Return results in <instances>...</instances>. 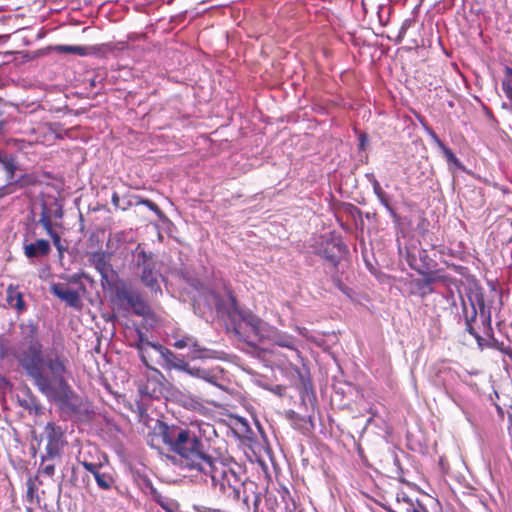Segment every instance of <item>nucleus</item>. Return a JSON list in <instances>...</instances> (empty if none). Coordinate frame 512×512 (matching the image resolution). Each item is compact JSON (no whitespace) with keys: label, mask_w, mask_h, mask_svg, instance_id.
Returning <instances> with one entry per match:
<instances>
[{"label":"nucleus","mask_w":512,"mask_h":512,"mask_svg":"<svg viewBox=\"0 0 512 512\" xmlns=\"http://www.w3.org/2000/svg\"><path fill=\"white\" fill-rule=\"evenodd\" d=\"M147 444L156 450L166 448L179 457L180 464L189 470L202 473L212 458L203 439L194 430L157 421L147 435Z\"/></svg>","instance_id":"f257e3e1"},{"label":"nucleus","mask_w":512,"mask_h":512,"mask_svg":"<svg viewBox=\"0 0 512 512\" xmlns=\"http://www.w3.org/2000/svg\"><path fill=\"white\" fill-rule=\"evenodd\" d=\"M202 473L210 476L212 488L225 506L250 509L245 480L236 462L214 458Z\"/></svg>","instance_id":"f03ea898"},{"label":"nucleus","mask_w":512,"mask_h":512,"mask_svg":"<svg viewBox=\"0 0 512 512\" xmlns=\"http://www.w3.org/2000/svg\"><path fill=\"white\" fill-rule=\"evenodd\" d=\"M19 362L37 388L48 398L67 389L68 360L64 355L49 353L36 358H20Z\"/></svg>","instance_id":"7ed1b4c3"},{"label":"nucleus","mask_w":512,"mask_h":512,"mask_svg":"<svg viewBox=\"0 0 512 512\" xmlns=\"http://www.w3.org/2000/svg\"><path fill=\"white\" fill-rule=\"evenodd\" d=\"M135 252L137 255L136 265L140 270L139 276L142 284L151 292L161 295L162 289L158 282L159 273L155 269L156 264L152 253L146 252L140 244L136 247Z\"/></svg>","instance_id":"20e7f679"},{"label":"nucleus","mask_w":512,"mask_h":512,"mask_svg":"<svg viewBox=\"0 0 512 512\" xmlns=\"http://www.w3.org/2000/svg\"><path fill=\"white\" fill-rule=\"evenodd\" d=\"M476 303L479 310L482 332L485 336L490 338L489 348L500 351L512 360V348L509 345H505L503 342L498 341L494 336L491 323V309L489 306H486L483 294L476 293Z\"/></svg>","instance_id":"39448f33"},{"label":"nucleus","mask_w":512,"mask_h":512,"mask_svg":"<svg viewBox=\"0 0 512 512\" xmlns=\"http://www.w3.org/2000/svg\"><path fill=\"white\" fill-rule=\"evenodd\" d=\"M21 344L27 346V351H24L20 358H36L42 355V344L38 339V325L34 320H27L21 322L19 325Z\"/></svg>","instance_id":"423d86ee"},{"label":"nucleus","mask_w":512,"mask_h":512,"mask_svg":"<svg viewBox=\"0 0 512 512\" xmlns=\"http://www.w3.org/2000/svg\"><path fill=\"white\" fill-rule=\"evenodd\" d=\"M115 297L119 302L126 303L138 316H148L151 313V308L147 302L142 298L140 293L131 289L125 283H121L115 287Z\"/></svg>","instance_id":"0eeeda50"},{"label":"nucleus","mask_w":512,"mask_h":512,"mask_svg":"<svg viewBox=\"0 0 512 512\" xmlns=\"http://www.w3.org/2000/svg\"><path fill=\"white\" fill-rule=\"evenodd\" d=\"M479 310L476 303V294L474 298L468 297V301L462 300V318L465 323V330L475 338L478 347L483 350L489 348V337H482L476 330L474 323L476 322Z\"/></svg>","instance_id":"6e6552de"},{"label":"nucleus","mask_w":512,"mask_h":512,"mask_svg":"<svg viewBox=\"0 0 512 512\" xmlns=\"http://www.w3.org/2000/svg\"><path fill=\"white\" fill-rule=\"evenodd\" d=\"M249 328L253 336L258 341H265L266 334H268L271 325L263 321L261 318L252 313H247L242 316V322L234 328V332L245 342L250 343L249 336L244 337L241 333L242 327Z\"/></svg>","instance_id":"1a4fd4ad"},{"label":"nucleus","mask_w":512,"mask_h":512,"mask_svg":"<svg viewBox=\"0 0 512 512\" xmlns=\"http://www.w3.org/2000/svg\"><path fill=\"white\" fill-rule=\"evenodd\" d=\"M46 444V455L41 457L42 462L46 459H53L60 456L61 450L64 446V431L54 422H48L44 428Z\"/></svg>","instance_id":"9d476101"},{"label":"nucleus","mask_w":512,"mask_h":512,"mask_svg":"<svg viewBox=\"0 0 512 512\" xmlns=\"http://www.w3.org/2000/svg\"><path fill=\"white\" fill-rule=\"evenodd\" d=\"M79 463L94 476L97 486L100 489L108 491L115 485L116 480L112 474L100 471L103 466L101 462H91L84 459L79 460Z\"/></svg>","instance_id":"9b49d317"},{"label":"nucleus","mask_w":512,"mask_h":512,"mask_svg":"<svg viewBox=\"0 0 512 512\" xmlns=\"http://www.w3.org/2000/svg\"><path fill=\"white\" fill-rule=\"evenodd\" d=\"M50 291L61 301H64L67 306L75 310L82 309L83 303L80 294L75 290L69 289L65 284L53 283L50 286Z\"/></svg>","instance_id":"f8f14e48"},{"label":"nucleus","mask_w":512,"mask_h":512,"mask_svg":"<svg viewBox=\"0 0 512 512\" xmlns=\"http://www.w3.org/2000/svg\"><path fill=\"white\" fill-rule=\"evenodd\" d=\"M149 371L147 374L146 382L141 386L140 390L142 393L149 395L151 397H159L162 394L164 375L157 368L152 367L149 364V367H146Z\"/></svg>","instance_id":"ddd939ff"},{"label":"nucleus","mask_w":512,"mask_h":512,"mask_svg":"<svg viewBox=\"0 0 512 512\" xmlns=\"http://www.w3.org/2000/svg\"><path fill=\"white\" fill-rule=\"evenodd\" d=\"M406 260L409 267L418 273L430 270L436 265L435 261L429 257L427 250L425 249H420L418 251V255H416L412 250L407 249Z\"/></svg>","instance_id":"4468645a"},{"label":"nucleus","mask_w":512,"mask_h":512,"mask_svg":"<svg viewBox=\"0 0 512 512\" xmlns=\"http://www.w3.org/2000/svg\"><path fill=\"white\" fill-rule=\"evenodd\" d=\"M390 512H426V508L417 500L410 497L405 491L396 493V500Z\"/></svg>","instance_id":"2eb2a0df"},{"label":"nucleus","mask_w":512,"mask_h":512,"mask_svg":"<svg viewBox=\"0 0 512 512\" xmlns=\"http://www.w3.org/2000/svg\"><path fill=\"white\" fill-rule=\"evenodd\" d=\"M156 352L160 354L162 359L164 360L163 367L166 370H178V371H186L189 368V363L185 361L183 358L176 355L170 349L166 348L163 345H159L156 347Z\"/></svg>","instance_id":"dca6fc26"},{"label":"nucleus","mask_w":512,"mask_h":512,"mask_svg":"<svg viewBox=\"0 0 512 512\" xmlns=\"http://www.w3.org/2000/svg\"><path fill=\"white\" fill-rule=\"evenodd\" d=\"M61 403L62 408L71 413H80L82 411L83 402L81 398L71 389L70 385L67 386L63 392L52 398Z\"/></svg>","instance_id":"f3484780"},{"label":"nucleus","mask_w":512,"mask_h":512,"mask_svg":"<svg viewBox=\"0 0 512 512\" xmlns=\"http://www.w3.org/2000/svg\"><path fill=\"white\" fill-rule=\"evenodd\" d=\"M265 340L269 341L273 345L297 351L295 337L285 332L279 331L273 326H271L268 334H266Z\"/></svg>","instance_id":"a211bd4d"},{"label":"nucleus","mask_w":512,"mask_h":512,"mask_svg":"<svg viewBox=\"0 0 512 512\" xmlns=\"http://www.w3.org/2000/svg\"><path fill=\"white\" fill-rule=\"evenodd\" d=\"M23 252L28 259L46 257L51 252V245L48 240L40 238L34 242L24 244Z\"/></svg>","instance_id":"6ab92c4d"},{"label":"nucleus","mask_w":512,"mask_h":512,"mask_svg":"<svg viewBox=\"0 0 512 512\" xmlns=\"http://www.w3.org/2000/svg\"><path fill=\"white\" fill-rule=\"evenodd\" d=\"M136 333H137V341L134 344H132L131 346L137 349L142 363L146 367H149V351L148 350H149V348H152L156 351V347H158L160 344L150 342L147 339L145 333L141 329H136Z\"/></svg>","instance_id":"aec40b11"},{"label":"nucleus","mask_w":512,"mask_h":512,"mask_svg":"<svg viewBox=\"0 0 512 512\" xmlns=\"http://www.w3.org/2000/svg\"><path fill=\"white\" fill-rule=\"evenodd\" d=\"M90 264L100 273L102 281L108 280V272L112 269L109 256L104 251L93 252L89 255Z\"/></svg>","instance_id":"412c9836"},{"label":"nucleus","mask_w":512,"mask_h":512,"mask_svg":"<svg viewBox=\"0 0 512 512\" xmlns=\"http://www.w3.org/2000/svg\"><path fill=\"white\" fill-rule=\"evenodd\" d=\"M420 274L423 275V280H416L415 285L417 286V288H425V291H423L421 293L422 297H424L428 294H431L433 292V289L431 287V285L433 283H436V282L445 283L448 280L447 276L440 275L438 273V271H432L431 269L426 270L425 272L420 273Z\"/></svg>","instance_id":"4be33fe9"},{"label":"nucleus","mask_w":512,"mask_h":512,"mask_svg":"<svg viewBox=\"0 0 512 512\" xmlns=\"http://www.w3.org/2000/svg\"><path fill=\"white\" fill-rule=\"evenodd\" d=\"M6 301L9 306L15 308L18 312L26 310L24 295L19 290L18 285L10 284L6 289Z\"/></svg>","instance_id":"5701e85b"},{"label":"nucleus","mask_w":512,"mask_h":512,"mask_svg":"<svg viewBox=\"0 0 512 512\" xmlns=\"http://www.w3.org/2000/svg\"><path fill=\"white\" fill-rule=\"evenodd\" d=\"M38 224L42 226L46 234L52 239L53 245L56 247L59 254L62 255L66 248L62 245L61 236L54 229L55 225L53 224V222H50L47 217L43 216L42 218H39Z\"/></svg>","instance_id":"b1692460"},{"label":"nucleus","mask_w":512,"mask_h":512,"mask_svg":"<svg viewBox=\"0 0 512 512\" xmlns=\"http://www.w3.org/2000/svg\"><path fill=\"white\" fill-rule=\"evenodd\" d=\"M427 133L437 147L442 151L448 163H452L456 167H462L460 160L456 157L453 151L444 144V142L437 136V134L431 129H427Z\"/></svg>","instance_id":"393cba45"},{"label":"nucleus","mask_w":512,"mask_h":512,"mask_svg":"<svg viewBox=\"0 0 512 512\" xmlns=\"http://www.w3.org/2000/svg\"><path fill=\"white\" fill-rule=\"evenodd\" d=\"M18 125L19 127L15 130V133L23 136V138L20 139L21 141H27L29 143L37 141V138H34L33 136L39 128L33 126L30 120L24 117L23 120L18 123Z\"/></svg>","instance_id":"a878e982"},{"label":"nucleus","mask_w":512,"mask_h":512,"mask_svg":"<svg viewBox=\"0 0 512 512\" xmlns=\"http://www.w3.org/2000/svg\"><path fill=\"white\" fill-rule=\"evenodd\" d=\"M63 214V208L56 200H54L50 205L45 202L41 204L40 218L45 216L50 222H52L53 219H61Z\"/></svg>","instance_id":"bb28decb"},{"label":"nucleus","mask_w":512,"mask_h":512,"mask_svg":"<svg viewBox=\"0 0 512 512\" xmlns=\"http://www.w3.org/2000/svg\"><path fill=\"white\" fill-rule=\"evenodd\" d=\"M187 374H189L192 377H196L199 379H203L204 381L213 384H217V376L214 374L212 370L200 368V367H191L189 365L188 370L185 371Z\"/></svg>","instance_id":"cd10ccee"},{"label":"nucleus","mask_w":512,"mask_h":512,"mask_svg":"<svg viewBox=\"0 0 512 512\" xmlns=\"http://www.w3.org/2000/svg\"><path fill=\"white\" fill-rule=\"evenodd\" d=\"M0 164L6 173V179L8 181L12 180L15 175V171L17 170L14 158L6 153L0 152Z\"/></svg>","instance_id":"c85d7f7f"},{"label":"nucleus","mask_w":512,"mask_h":512,"mask_svg":"<svg viewBox=\"0 0 512 512\" xmlns=\"http://www.w3.org/2000/svg\"><path fill=\"white\" fill-rule=\"evenodd\" d=\"M372 186H373V191H374L375 195L377 196L378 200L380 201V203L389 211V213L393 217H396V212L391 207L388 197H387V194L384 192V190L382 189V187L377 179H375V178L373 179Z\"/></svg>","instance_id":"c756f323"},{"label":"nucleus","mask_w":512,"mask_h":512,"mask_svg":"<svg viewBox=\"0 0 512 512\" xmlns=\"http://www.w3.org/2000/svg\"><path fill=\"white\" fill-rule=\"evenodd\" d=\"M502 89L512 103V68L506 67L504 70V78L502 80Z\"/></svg>","instance_id":"7c9ffc66"},{"label":"nucleus","mask_w":512,"mask_h":512,"mask_svg":"<svg viewBox=\"0 0 512 512\" xmlns=\"http://www.w3.org/2000/svg\"><path fill=\"white\" fill-rule=\"evenodd\" d=\"M190 349L192 359H203L210 357L209 350L201 346L196 338L193 339Z\"/></svg>","instance_id":"2f4dec72"},{"label":"nucleus","mask_w":512,"mask_h":512,"mask_svg":"<svg viewBox=\"0 0 512 512\" xmlns=\"http://www.w3.org/2000/svg\"><path fill=\"white\" fill-rule=\"evenodd\" d=\"M55 51L59 53L75 54L80 56L87 54L85 47L74 45H57L55 46Z\"/></svg>","instance_id":"473e14b6"},{"label":"nucleus","mask_w":512,"mask_h":512,"mask_svg":"<svg viewBox=\"0 0 512 512\" xmlns=\"http://www.w3.org/2000/svg\"><path fill=\"white\" fill-rule=\"evenodd\" d=\"M19 403L30 414L38 415L42 413L41 405L34 398L20 400Z\"/></svg>","instance_id":"72a5a7b5"},{"label":"nucleus","mask_w":512,"mask_h":512,"mask_svg":"<svg viewBox=\"0 0 512 512\" xmlns=\"http://www.w3.org/2000/svg\"><path fill=\"white\" fill-rule=\"evenodd\" d=\"M35 182L36 181H35L34 176H32V175H23L21 178H19L14 183L9 182V184L7 186L9 191L7 193L14 192V190L12 189L13 187H16V186H19V187L30 186V185H34Z\"/></svg>","instance_id":"f704fd0d"},{"label":"nucleus","mask_w":512,"mask_h":512,"mask_svg":"<svg viewBox=\"0 0 512 512\" xmlns=\"http://www.w3.org/2000/svg\"><path fill=\"white\" fill-rule=\"evenodd\" d=\"M98 506L101 508V510L105 511V510H114L117 508L118 506V501L116 498L114 497H110V496H101L100 498V503L98 504Z\"/></svg>","instance_id":"c9c22d12"},{"label":"nucleus","mask_w":512,"mask_h":512,"mask_svg":"<svg viewBox=\"0 0 512 512\" xmlns=\"http://www.w3.org/2000/svg\"><path fill=\"white\" fill-rule=\"evenodd\" d=\"M415 24V19L413 18H407L403 21L400 29H399V32H398V35L395 39V42L397 44L401 43L403 41V39L405 38V35L407 33V30L412 27L413 25Z\"/></svg>","instance_id":"e433bc0d"},{"label":"nucleus","mask_w":512,"mask_h":512,"mask_svg":"<svg viewBox=\"0 0 512 512\" xmlns=\"http://www.w3.org/2000/svg\"><path fill=\"white\" fill-rule=\"evenodd\" d=\"M128 48V43L126 41L121 42H110L101 45V50L103 52H114L115 50H125Z\"/></svg>","instance_id":"4c0bfd02"},{"label":"nucleus","mask_w":512,"mask_h":512,"mask_svg":"<svg viewBox=\"0 0 512 512\" xmlns=\"http://www.w3.org/2000/svg\"><path fill=\"white\" fill-rule=\"evenodd\" d=\"M84 278L88 281H92L91 277L82 272L80 274H74L68 277V282L72 284H78L83 292L86 291L85 285L81 282V279Z\"/></svg>","instance_id":"58836bf2"},{"label":"nucleus","mask_w":512,"mask_h":512,"mask_svg":"<svg viewBox=\"0 0 512 512\" xmlns=\"http://www.w3.org/2000/svg\"><path fill=\"white\" fill-rule=\"evenodd\" d=\"M38 476L35 477H29L27 479L26 485H27V498L32 501L33 497L35 495V492L38 489Z\"/></svg>","instance_id":"ea45409f"},{"label":"nucleus","mask_w":512,"mask_h":512,"mask_svg":"<svg viewBox=\"0 0 512 512\" xmlns=\"http://www.w3.org/2000/svg\"><path fill=\"white\" fill-rule=\"evenodd\" d=\"M137 203L146 206L148 209L153 211L158 217H161L163 215V212L160 209V207L150 199L141 198Z\"/></svg>","instance_id":"a19ab883"},{"label":"nucleus","mask_w":512,"mask_h":512,"mask_svg":"<svg viewBox=\"0 0 512 512\" xmlns=\"http://www.w3.org/2000/svg\"><path fill=\"white\" fill-rule=\"evenodd\" d=\"M195 337L191 336V335H184L182 336L181 338L177 339L173 346L176 348V349H184L186 347H189L192 345V341Z\"/></svg>","instance_id":"79ce46f5"},{"label":"nucleus","mask_w":512,"mask_h":512,"mask_svg":"<svg viewBox=\"0 0 512 512\" xmlns=\"http://www.w3.org/2000/svg\"><path fill=\"white\" fill-rule=\"evenodd\" d=\"M283 500L285 501V512H295L297 504L295 500L290 496V493L287 490L285 491Z\"/></svg>","instance_id":"37998d69"},{"label":"nucleus","mask_w":512,"mask_h":512,"mask_svg":"<svg viewBox=\"0 0 512 512\" xmlns=\"http://www.w3.org/2000/svg\"><path fill=\"white\" fill-rule=\"evenodd\" d=\"M43 474L48 477H52L55 473V466L53 464H47L40 470Z\"/></svg>","instance_id":"c03bdc74"},{"label":"nucleus","mask_w":512,"mask_h":512,"mask_svg":"<svg viewBox=\"0 0 512 512\" xmlns=\"http://www.w3.org/2000/svg\"><path fill=\"white\" fill-rule=\"evenodd\" d=\"M7 355V345L3 339L0 340V358H4Z\"/></svg>","instance_id":"a18cd8bd"},{"label":"nucleus","mask_w":512,"mask_h":512,"mask_svg":"<svg viewBox=\"0 0 512 512\" xmlns=\"http://www.w3.org/2000/svg\"><path fill=\"white\" fill-rule=\"evenodd\" d=\"M260 501H261L260 496L258 494H255L254 500H253L254 512H258Z\"/></svg>","instance_id":"49530a36"},{"label":"nucleus","mask_w":512,"mask_h":512,"mask_svg":"<svg viewBox=\"0 0 512 512\" xmlns=\"http://www.w3.org/2000/svg\"><path fill=\"white\" fill-rule=\"evenodd\" d=\"M325 257H326L329 261H331L332 263H334V264H337V263H338V259H337L336 257L332 256V255H328V254H326V253H325Z\"/></svg>","instance_id":"de8ad7c7"},{"label":"nucleus","mask_w":512,"mask_h":512,"mask_svg":"<svg viewBox=\"0 0 512 512\" xmlns=\"http://www.w3.org/2000/svg\"><path fill=\"white\" fill-rule=\"evenodd\" d=\"M112 201L115 205H118V202H119V197H118V194L117 193H114L113 196H112Z\"/></svg>","instance_id":"09e8293b"},{"label":"nucleus","mask_w":512,"mask_h":512,"mask_svg":"<svg viewBox=\"0 0 512 512\" xmlns=\"http://www.w3.org/2000/svg\"><path fill=\"white\" fill-rule=\"evenodd\" d=\"M8 38V35H0V42H5Z\"/></svg>","instance_id":"8fccbe9b"},{"label":"nucleus","mask_w":512,"mask_h":512,"mask_svg":"<svg viewBox=\"0 0 512 512\" xmlns=\"http://www.w3.org/2000/svg\"><path fill=\"white\" fill-rule=\"evenodd\" d=\"M230 300H231V302H232L233 304H235V303H236V299H235V297H234L232 294L230 295Z\"/></svg>","instance_id":"3c124183"},{"label":"nucleus","mask_w":512,"mask_h":512,"mask_svg":"<svg viewBox=\"0 0 512 512\" xmlns=\"http://www.w3.org/2000/svg\"><path fill=\"white\" fill-rule=\"evenodd\" d=\"M159 503H160V505L162 506V508H164L166 511L170 512V511L168 510V508H167L163 503H161V502H159Z\"/></svg>","instance_id":"603ef678"},{"label":"nucleus","mask_w":512,"mask_h":512,"mask_svg":"<svg viewBox=\"0 0 512 512\" xmlns=\"http://www.w3.org/2000/svg\"><path fill=\"white\" fill-rule=\"evenodd\" d=\"M418 290L420 291V294L425 291V288H418Z\"/></svg>","instance_id":"864d4df0"},{"label":"nucleus","mask_w":512,"mask_h":512,"mask_svg":"<svg viewBox=\"0 0 512 512\" xmlns=\"http://www.w3.org/2000/svg\"><path fill=\"white\" fill-rule=\"evenodd\" d=\"M76 472L75 467L72 468V473L74 474Z\"/></svg>","instance_id":"5fc2aeb1"},{"label":"nucleus","mask_w":512,"mask_h":512,"mask_svg":"<svg viewBox=\"0 0 512 512\" xmlns=\"http://www.w3.org/2000/svg\"><path fill=\"white\" fill-rule=\"evenodd\" d=\"M268 512H276V510L275 509H269Z\"/></svg>","instance_id":"6e6d98bb"},{"label":"nucleus","mask_w":512,"mask_h":512,"mask_svg":"<svg viewBox=\"0 0 512 512\" xmlns=\"http://www.w3.org/2000/svg\"><path fill=\"white\" fill-rule=\"evenodd\" d=\"M426 512H428V511L426 510Z\"/></svg>","instance_id":"4d7b16f0"}]
</instances>
